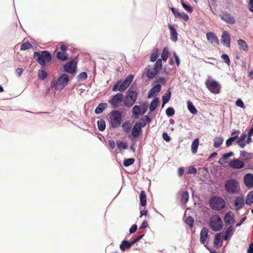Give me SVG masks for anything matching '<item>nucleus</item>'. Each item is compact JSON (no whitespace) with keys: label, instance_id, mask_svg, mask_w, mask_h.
<instances>
[{"label":"nucleus","instance_id":"f257e3e1","mask_svg":"<svg viewBox=\"0 0 253 253\" xmlns=\"http://www.w3.org/2000/svg\"><path fill=\"white\" fill-rule=\"evenodd\" d=\"M224 187L227 193L230 195L237 194L241 190L238 181L234 178L227 180Z\"/></svg>","mask_w":253,"mask_h":253},{"label":"nucleus","instance_id":"f03ea898","mask_svg":"<svg viewBox=\"0 0 253 253\" xmlns=\"http://www.w3.org/2000/svg\"><path fill=\"white\" fill-rule=\"evenodd\" d=\"M34 58L41 65L45 66L46 62H49L51 60V54L47 51H42L41 52H35Z\"/></svg>","mask_w":253,"mask_h":253},{"label":"nucleus","instance_id":"7ed1b4c3","mask_svg":"<svg viewBox=\"0 0 253 253\" xmlns=\"http://www.w3.org/2000/svg\"><path fill=\"white\" fill-rule=\"evenodd\" d=\"M134 76L132 75H128L125 80L121 83L120 82H117L113 86L112 90L113 91H123L125 90L130 85L133 79Z\"/></svg>","mask_w":253,"mask_h":253},{"label":"nucleus","instance_id":"20e7f679","mask_svg":"<svg viewBox=\"0 0 253 253\" xmlns=\"http://www.w3.org/2000/svg\"><path fill=\"white\" fill-rule=\"evenodd\" d=\"M69 81V78L68 75L66 74H62L57 78L54 84V87L55 89L61 91L68 84Z\"/></svg>","mask_w":253,"mask_h":253},{"label":"nucleus","instance_id":"39448f33","mask_svg":"<svg viewBox=\"0 0 253 253\" xmlns=\"http://www.w3.org/2000/svg\"><path fill=\"white\" fill-rule=\"evenodd\" d=\"M122 114L118 110L111 112L110 116V123L112 127H118L121 124Z\"/></svg>","mask_w":253,"mask_h":253},{"label":"nucleus","instance_id":"423d86ee","mask_svg":"<svg viewBox=\"0 0 253 253\" xmlns=\"http://www.w3.org/2000/svg\"><path fill=\"white\" fill-rule=\"evenodd\" d=\"M209 204L212 209L218 211L224 208L225 202L221 197H213L210 200Z\"/></svg>","mask_w":253,"mask_h":253},{"label":"nucleus","instance_id":"0eeeda50","mask_svg":"<svg viewBox=\"0 0 253 253\" xmlns=\"http://www.w3.org/2000/svg\"><path fill=\"white\" fill-rule=\"evenodd\" d=\"M210 225L211 229L214 231H220L222 228V221L219 215H214L211 217Z\"/></svg>","mask_w":253,"mask_h":253},{"label":"nucleus","instance_id":"6e6552de","mask_svg":"<svg viewBox=\"0 0 253 253\" xmlns=\"http://www.w3.org/2000/svg\"><path fill=\"white\" fill-rule=\"evenodd\" d=\"M127 93V95L124 101V104L127 107H130L135 103L137 98L138 93L136 91L129 89Z\"/></svg>","mask_w":253,"mask_h":253},{"label":"nucleus","instance_id":"1a4fd4ad","mask_svg":"<svg viewBox=\"0 0 253 253\" xmlns=\"http://www.w3.org/2000/svg\"><path fill=\"white\" fill-rule=\"evenodd\" d=\"M123 100L124 95L122 93H118L113 96L112 99L109 101V103L113 108H116L121 106Z\"/></svg>","mask_w":253,"mask_h":253},{"label":"nucleus","instance_id":"9d476101","mask_svg":"<svg viewBox=\"0 0 253 253\" xmlns=\"http://www.w3.org/2000/svg\"><path fill=\"white\" fill-rule=\"evenodd\" d=\"M145 126V124L139 121L136 122L133 126L131 131V135L134 138H137L142 133V128Z\"/></svg>","mask_w":253,"mask_h":253},{"label":"nucleus","instance_id":"9b49d317","mask_svg":"<svg viewBox=\"0 0 253 253\" xmlns=\"http://www.w3.org/2000/svg\"><path fill=\"white\" fill-rule=\"evenodd\" d=\"M206 86L211 92L213 93H218L219 92V84L215 81L206 82Z\"/></svg>","mask_w":253,"mask_h":253},{"label":"nucleus","instance_id":"f8f14e48","mask_svg":"<svg viewBox=\"0 0 253 253\" xmlns=\"http://www.w3.org/2000/svg\"><path fill=\"white\" fill-rule=\"evenodd\" d=\"M229 167L233 169H241L245 167V163L239 159H234L231 160L229 164Z\"/></svg>","mask_w":253,"mask_h":253},{"label":"nucleus","instance_id":"ddd939ff","mask_svg":"<svg viewBox=\"0 0 253 253\" xmlns=\"http://www.w3.org/2000/svg\"><path fill=\"white\" fill-rule=\"evenodd\" d=\"M64 69L67 73L74 74L76 72L77 63L74 60L70 61L64 66Z\"/></svg>","mask_w":253,"mask_h":253},{"label":"nucleus","instance_id":"4468645a","mask_svg":"<svg viewBox=\"0 0 253 253\" xmlns=\"http://www.w3.org/2000/svg\"><path fill=\"white\" fill-rule=\"evenodd\" d=\"M220 17L221 20L227 24H234L235 23V20L233 16L227 11L223 12Z\"/></svg>","mask_w":253,"mask_h":253},{"label":"nucleus","instance_id":"2eb2a0df","mask_svg":"<svg viewBox=\"0 0 253 253\" xmlns=\"http://www.w3.org/2000/svg\"><path fill=\"white\" fill-rule=\"evenodd\" d=\"M221 42L227 47H229L231 43V38L229 33L227 31H223L221 36Z\"/></svg>","mask_w":253,"mask_h":253},{"label":"nucleus","instance_id":"dca6fc26","mask_svg":"<svg viewBox=\"0 0 253 253\" xmlns=\"http://www.w3.org/2000/svg\"><path fill=\"white\" fill-rule=\"evenodd\" d=\"M224 222L226 225H232L234 222V215L231 211L227 212L224 218Z\"/></svg>","mask_w":253,"mask_h":253},{"label":"nucleus","instance_id":"f3484780","mask_svg":"<svg viewBox=\"0 0 253 253\" xmlns=\"http://www.w3.org/2000/svg\"><path fill=\"white\" fill-rule=\"evenodd\" d=\"M234 232V228L232 225L226 226L225 228L224 235L223 238L224 240L227 241L229 240L232 236Z\"/></svg>","mask_w":253,"mask_h":253},{"label":"nucleus","instance_id":"a211bd4d","mask_svg":"<svg viewBox=\"0 0 253 253\" xmlns=\"http://www.w3.org/2000/svg\"><path fill=\"white\" fill-rule=\"evenodd\" d=\"M171 11L176 17H178L183 19L184 21H187L189 20L188 15L185 13L179 12L175 8L172 7L170 8Z\"/></svg>","mask_w":253,"mask_h":253},{"label":"nucleus","instance_id":"6ab92c4d","mask_svg":"<svg viewBox=\"0 0 253 253\" xmlns=\"http://www.w3.org/2000/svg\"><path fill=\"white\" fill-rule=\"evenodd\" d=\"M244 182L245 184L248 187L253 186V174L252 173H247L244 176Z\"/></svg>","mask_w":253,"mask_h":253},{"label":"nucleus","instance_id":"aec40b11","mask_svg":"<svg viewBox=\"0 0 253 253\" xmlns=\"http://www.w3.org/2000/svg\"><path fill=\"white\" fill-rule=\"evenodd\" d=\"M145 70L146 72V76L149 79L154 78L158 73L154 68L153 69L150 65L146 67Z\"/></svg>","mask_w":253,"mask_h":253},{"label":"nucleus","instance_id":"412c9836","mask_svg":"<svg viewBox=\"0 0 253 253\" xmlns=\"http://www.w3.org/2000/svg\"><path fill=\"white\" fill-rule=\"evenodd\" d=\"M209 230L206 227H204L201 231L200 232V242L202 244H204L207 239L208 237Z\"/></svg>","mask_w":253,"mask_h":253},{"label":"nucleus","instance_id":"4be33fe9","mask_svg":"<svg viewBox=\"0 0 253 253\" xmlns=\"http://www.w3.org/2000/svg\"><path fill=\"white\" fill-rule=\"evenodd\" d=\"M161 89V85L159 84L153 86L149 91L148 97L150 98L155 96L156 94L160 92Z\"/></svg>","mask_w":253,"mask_h":253},{"label":"nucleus","instance_id":"5701e85b","mask_svg":"<svg viewBox=\"0 0 253 253\" xmlns=\"http://www.w3.org/2000/svg\"><path fill=\"white\" fill-rule=\"evenodd\" d=\"M207 39L211 43H215L217 45H219V40L216 35L212 32H209L206 34Z\"/></svg>","mask_w":253,"mask_h":253},{"label":"nucleus","instance_id":"b1692460","mask_svg":"<svg viewBox=\"0 0 253 253\" xmlns=\"http://www.w3.org/2000/svg\"><path fill=\"white\" fill-rule=\"evenodd\" d=\"M169 28L170 30V39L173 42L177 40V33L175 28L171 25H169Z\"/></svg>","mask_w":253,"mask_h":253},{"label":"nucleus","instance_id":"393cba45","mask_svg":"<svg viewBox=\"0 0 253 253\" xmlns=\"http://www.w3.org/2000/svg\"><path fill=\"white\" fill-rule=\"evenodd\" d=\"M235 207L237 210L240 209L244 206V200L243 197H237L235 201Z\"/></svg>","mask_w":253,"mask_h":253},{"label":"nucleus","instance_id":"a878e982","mask_svg":"<svg viewBox=\"0 0 253 253\" xmlns=\"http://www.w3.org/2000/svg\"><path fill=\"white\" fill-rule=\"evenodd\" d=\"M237 42L240 49L246 52H247L249 50L248 45L244 40L240 39L237 41Z\"/></svg>","mask_w":253,"mask_h":253},{"label":"nucleus","instance_id":"bb28decb","mask_svg":"<svg viewBox=\"0 0 253 253\" xmlns=\"http://www.w3.org/2000/svg\"><path fill=\"white\" fill-rule=\"evenodd\" d=\"M107 107V104L105 103H100L95 109V113L97 114H101Z\"/></svg>","mask_w":253,"mask_h":253},{"label":"nucleus","instance_id":"cd10ccee","mask_svg":"<svg viewBox=\"0 0 253 253\" xmlns=\"http://www.w3.org/2000/svg\"><path fill=\"white\" fill-rule=\"evenodd\" d=\"M199 144V139L196 138L192 142L191 145V151L193 154H196L197 152Z\"/></svg>","mask_w":253,"mask_h":253},{"label":"nucleus","instance_id":"c85d7f7f","mask_svg":"<svg viewBox=\"0 0 253 253\" xmlns=\"http://www.w3.org/2000/svg\"><path fill=\"white\" fill-rule=\"evenodd\" d=\"M140 205L142 206H145L147 203L146 195L144 191H142L140 195Z\"/></svg>","mask_w":253,"mask_h":253},{"label":"nucleus","instance_id":"c756f323","mask_svg":"<svg viewBox=\"0 0 253 253\" xmlns=\"http://www.w3.org/2000/svg\"><path fill=\"white\" fill-rule=\"evenodd\" d=\"M56 57L59 60L62 61H66L68 60V55L66 52L62 51H57Z\"/></svg>","mask_w":253,"mask_h":253},{"label":"nucleus","instance_id":"7c9ffc66","mask_svg":"<svg viewBox=\"0 0 253 253\" xmlns=\"http://www.w3.org/2000/svg\"><path fill=\"white\" fill-rule=\"evenodd\" d=\"M187 103V108L189 112L193 115L196 114L197 113V110L196 109L192 102L190 101H188Z\"/></svg>","mask_w":253,"mask_h":253},{"label":"nucleus","instance_id":"2f4dec72","mask_svg":"<svg viewBox=\"0 0 253 253\" xmlns=\"http://www.w3.org/2000/svg\"><path fill=\"white\" fill-rule=\"evenodd\" d=\"M159 101V99L158 98H155L151 101L149 107L151 112H153L156 109Z\"/></svg>","mask_w":253,"mask_h":253},{"label":"nucleus","instance_id":"473e14b6","mask_svg":"<svg viewBox=\"0 0 253 253\" xmlns=\"http://www.w3.org/2000/svg\"><path fill=\"white\" fill-rule=\"evenodd\" d=\"M141 108L139 106L135 105L132 109V115L133 117L137 118L140 114Z\"/></svg>","mask_w":253,"mask_h":253},{"label":"nucleus","instance_id":"72a5a7b5","mask_svg":"<svg viewBox=\"0 0 253 253\" xmlns=\"http://www.w3.org/2000/svg\"><path fill=\"white\" fill-rule=\"evenodd\" d=\"M223 142V139L222 137H216L214 139L213 146L215 148L219 147Z\"/></svg>","mask_w":253,"mask_h":253},{"label":"nucleus","instance_id":"f704fd0d","mask_svg":"<svg viewBox=\"0 0 253 253\" xmlns=\"http://www.w3.org/2000/svg\"><path fill=\"white\" fill-rule=\"evenodd\" d=\"M246 137L247 135L246 134H242L239 140L237 141L238 145L241 146L242 148H244L246 145L245 143V140Z\"/></svg>","mask_w":253,"mask_h":253},{"label":"nucleus","instance_id":"c9c22d12","mask_svg":"<svg viewBox=\"0 0 253 253\" xmlns=\"http://www.w3.org/2000/svg\"><path fill=\"white\" fill-rule=\"evenodd\" d=\"M131 127V124L128 121H126L122 125L123 130L126 133H128L130 131Z\"/></svg>","mask_w":253,"mask_h":253},{"label":"nucleus","instance_id":"e433bc0d","mask_svg":"<svg viewBox=\"0 0 253 253\" xmlns=\"http://www.w3.org/2000/svg\"><path fill=\"white\" fill-rule=\"evenodd\" d=\"M253 202V191L250 192L246 197V204L248 205H251Z\"/></svg>","mask_w":253,"mask_h":253},{"label":"nucleus","instance_id":"4c0bfd02","mask_svg":"<svg viewBox=\"0 0 253 253\" xmlns=\"http://www.w3.org/2000/svg\"><path fill=\"white\" fill-rule=\"evenodd\" d=\"M189 200V194L187 191L183 192L181 194V201L183 204L187 203Z\"/></svg>","mask_w":253,"mask_h":253},{"label":"nucleus","instance_id":"58836bf2","mask_svg":"<svg viewBox=\"0 0 253 253\" xmlns=\"http://www.w3.org/2000/svg\"><path fill=\"white\" fill-rule=\"evenodd\" d=\"M97 125L100 131H103L105 130L106 128V124L105 121L103 119L99 120L97 121Z\"/></svg>","mask_w":253,"mask_h":253},{"label":"nucleus","instance_id":"ea45409f","mask_svg":"<svg viewBox=\"0 0 253 253\" xmlns=\"http://www.w3.org/2000/svg\"><path fill=\"white\" fill-rule=\"evenodd\" d=\"M169 56V50L167 47H165L163 50V52L161 54L162 60L164 61H166L168 58Z\"/></svg>","mask_w":253,"mask_h":253},{"label":"nucleus","instance_id":"a19ab883","mask_svg":"<svg viewBox=\"0 0 253 253\" xmlns=\"http://www.w3.org/2000/svg\"><path fill=\"white\" fill-rule=\"evenodd\" d=\"M129 242L127 241H123L120 245V248L122 251H124L126 249L130 248Z\"/></svg>","mask_w":253,"mask_h":253},{"label":"nucleus","instance_id":"79ce46f5","mask_svg":"<svg viewBox=\"0 0 253 253\" xmlns=\"http://www.w3.org/2000/svg\"><path fill=\"white\" fill-rule=\"evenodd\" d=\"M162 68V59H159L157 60L154 65V69L159 73Z\"/></svg>","mask_w":253,"mask_h":253},{"label":"nucleus","instance_id":"37998d69","mask_svg":"<svg viewBox=\"0 0 253 253\" xmlns=\"http://www.w3.org/2000/svg\"><path fill=\"white\" fill-rule=\"evenodd\" d=\"M194 222V219L193 217L190 216H189L188 217H186L185 219V223L189 226L190 228H192L193 227Z\"/></svg>","mask_w":253,"mask_h":253},{"label":"nucleus","instance_id":"c03bdc74","mask_svg":"<svg viewBox=\"0 0 253 253\" xmlns=\"http://www.w3.org/2000/svg\"><path fill=\"white\" fill-rule=\"evenodd\" d=\"M159 56L158 53V49H156V50L151 54L150 58V60L151 62L155 61Z\"/></svg>","mask_w":253,"mask_h":253},{"label":"nucleus","instance_id":"a18cd8bd","mask_svg":"<svg viewBox=\"0 0 253 253\" xmlns=\"http://www.w3.org/2000/svg\"><path fill=\"white\" fill-rule=\"evenodd\" d=\"M135 161L134 158H129L127 159H125L124 161V166L126 167H127L132 165Z\"/></svg>","mask_w":253,"mask_h":253},{"label":"nucleus","instance_id":"49530a36","mask_svg":"<svg viewBox=\"0 0 253 253\" xmlns=\"http://www.w3.org/2000/svg\"><path fill=\"white\" fill-rule=\"evenodd\" d=\"M32 45L29 42H25L22 44L20 47L21 50H26L32 48Z\"/></svg>","mask_w":253,"mask_h":253},{"label":"nucleus","instance_id":"de8ad7c7","mask_svg":"<svg viewBox=\"0 0 253 253\" xmlns=\"http://www.w3.org/2000/svg\"><path fill=\"white\" fill-rule=\"evenodd\" d=\"M171 97V92L168 91L165 96H163V106L169 102Z\"/></svg>","mask_w":253,"mask_h":253},{"label":"nucleus","instance_id":"09e8293b","mask_svg":"<svg viewBox=\"0 0 253 253\" xmlns=\"http://www.w3.org/2000/svg\"><path fill=\"white\" fill-rule=\"evenodd\" d=\"M221 239V233H216L214 236L213 244L215 246H217Z\"/></svg>","mask_w":253,"mask_h":253},{"label":"nucleus","instance_id":"8fccbe9b","mask_svg":"<svg viewBox=\"0 0 253 253\" xmlns=\"http://www.w3.org/2000/svg\"><path fill=\"white\" fill-rule=\"evenodd\" d=\"M47 77V73L44 70H39L38 72V77L41 80H44Z\"/></svg>","mask_w":253,"mask_h":253},{"label":"nucleus","instance_id":"3c124183","mask_svg":"<svg viewBox=\"0 0 253 253\" xmlns=\"http://www.w3.org/2000/svg\"><path fill=\"white\" fill-rule=\"evenodd\" d=\"M166 113L168 117H171L174 115L175 111L172 107H169L167 109Z\"/></svg>","mask_w":253,"mask_h":253},{"label":"nucleus","instance_id":"603ef678","mask_svg":"<svg viewBox=\"0 0 253 253\" xmlns=\"http://www.w3.org/2000/svg\"><path fill=\"white\" fill-rule=\"evenodd\" d=\"M117 144L118 147L120 149H122V148L124 149H126L127 148L126 144L123 141H118L117 142Z\"/></svg>","mask_w":253,"mask_h":253},{"label":"nucleus","instance_id":"864d4df0","mask_svg":"<svg viewBox=\"0 0 253 253\" xmlns=\"http://www.w3.org/2000/svg\"><path fill=\"white\" fill-rule=\"evenodd\" d=\"M181 3L183 6V7L188 12L191 13L193 11V8L185 4L183 1H181Z\"/></svg>","mask_w":253,"mask_h":253},{"label":"nucleus","instance_id":"5fc2aeb1","mask_svg":"<svg viewBox=\"0 0 253 253\" xmlns=\"http://www.w3.org/2000/svg\"><path fill=\"white\" fill-rule=\"evenodd\" d=\"M221 58L224 60V61L228 65H230V59L228 57V56L226 54H223V55H221Z\"/></svg>","mask_w":253,"mask_h":253},{"label":"nucleus","instance_id":"6e6d98bb","mask_svg":"<svg viewBox=\"0 0 253 253\" xmlns=\"http://www.w3.org/2000/svg\"><path fill=\"white\" fill-rule=\"evenodd\" d=\"M236 139V136H231L226 141V145L227 147H229L231 145L232 142Z\"/></svg>","mask_w":253,"mask_h":253},{"label":"nucleus","instance_id":"4d7b16f0","mask_svg":"<svg viewBox=\"0 0 253 253\" xmlns=\"http://www.w3.org/2000/svg\"><path fill=\"white\" fill-rule=\"evenodd\" d=\"M236 105L238 107H240L242 108L245 109V105L241 99H238L236 101Z\"/></svg>","mask_w":253,"mask_h":253},{"label":"nucleus","instance_id":"13d9d810","mask_svg":"<svg viewBox=\"0 0 253 253\" xmlns=\"http://www.w3.org/2000/svg\"><path fill=\"white\" fill-rule=\"evenodd\" d=\"M142 123H144L145 126L147 123H149L151 122V119L148 116L146 115L144 116L143 118L140 120Z\"/></svg>","mask_w":253,"mask_h":253},{"label":"nucleus","instance_id":"bf43d9fd","mask_svg":"<svg viewBox=\"0 0 253 253\" xmlns=\"http://www.w3.org/2000/svg\"><path fill=\"white\" fill-rule=\"evenodd\" d=\"M87 75L86 72H82V73H80L78 76L79 80H85L87 78Z\"/></svg>","mask_w":253,"mask_h":253},{"label":"nucleus","instance_id":"052dcab7","mask_svg":"<svg viewBox=\"0 0 253 253\" xmlns=\"http://www.w3.org/2000/svg\"><path fill=\"white\" fill-rule=\"evenodd\" d=\"M233 155V153L232 152H230L227 153H225L223 155V159L225 160L228 159L229 157L232 156Z\"/></svg>","mask_w":253,"mask_h":253},{"label":"nucleus","instance_id":"680f3d73","mask_svg":"<svg viewBox=\"0 0 253 253\" xmlns=\"http://www.w3.org/2000/svg\"><path fill=\"white\" fill-rule=\"evenodd\" d=\"M137 229V226L136 224H133V225L131 226V227L129 229V233L130 234L134 233V232H136Z\"/></svg>","mask_w":253,"mask_h":253},{"label":"nucleus","instance_id":"e2e57ef3","mask_svg":"<svg viewBox=\"0 0 253 253\" xmlns=\"http://www.w3.org/2000/svg\"><path fill=\"white\" fill-rule=\"evenodd\" d=\"M163 138L167 142L170 141V137L169 136L167 132H164L162 134Z\"/></svg>","mask_w":253,"mask_h":253},{"label":"nucleus","instance_id":"0e129e2a","mask_svg":"<svg viewBox=\"0 0 253 253\" xmlns=\"http://www.w3.org/2000/svg\"><path fill=\"white\" fill-rule=\"evenodd\" d=\"M197 172V169L194 167H190L188 169V173L189 174H195Z\"/></svg>","mask_w":253,"mask_h":253},{"label":"nucleus","instance_id":"69168bd1","mask_svg":"<svg viewBox=\"0 0 253 253\" xmlns=\"http://www.w3.org/2000/svg\"><path fill=\"white\" fill-rule=\"evenodd\" d=\"M157 82L164 84L166 83V80L165 78L159 77V78L157 79Z\"/></svg>","mask_w":253,"mask_h":253},{"label":"nucleus","instance_id":"338daca9","mask_svg":"<svg viewBox=\"0 0 253 253\" xmlns=\"http://www.w3.org/2000/svg\"><path fill=\"white\" fill-rule=\"evenodd\" d=\"M248 8L250 11L253 12V0H250Z\"/></svg>","mask_w":253,"mask_h":253},{"label":"nucleus","instance_id":"774afa93","mask_svg":"<svg viewBox=\"0 0 253 253\" xmlns=\"http://www.w3.org/2000/svg\"><path fill=\"white\" fill-rule=\"evenodd\" d=\"M247 253H253V243H251L247 250Z\"/></svg>","mask_w":253,"mask_h":253}]
</instances>
